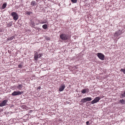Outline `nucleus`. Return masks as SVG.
Here are the masks:
<instances>
[{
    "mask_svg": "<svg viewBox=\"0 0 125 125\" xmlns=\"http://www.w3.org/2000/svg\"><path fill=\"white\" fill-rule=\"evenodd\" d=\"M42 54V53H39L38 52H35L34 55L35 61V62H37L38 60V58H40Z\"/></svg>",
    "mask_w": 125,
    "mask_h": 125,
    "instance_id": "1",
    "label": "nucleus"
},
{
    "mask_svg": "<svg viewBox=\"0 0 125 125\" xmlns=\"http://www.w3.org/2000/svg\"><path fill=\"white\" fill-rule=\"evenodd\" d=\"M11 15L13 17V19L14 20L16 21L18 19L19 16L16 12H12L11 13Z\"/></svg>",
    "mask_w": 125,
    "mask_h": 125,
    "instance_id": "2",
    "label": "nucleus"
},
{
    "mask_svg": "<svg viewBox=\"0 0 125 125\" xmlns=\"http://www.w3.org/2000/svg\"><path fill=\"white\" fill-rule=\"evenodd\" d=\"M61 39L63 40H67L68 39V36L67 34L62 33L60 36Z\"/></svg>",
    "mask_w": 125,
    "mask_h": 125,
    "instance_id": "3",
    "label": "nucleus"
},
{
    "mask_svg": "<svg viewBox=\"0 0 125 125\" xmlns=\"http://www.w3.org/2000/svg\"><path fill=\"white\" fill-rule=\"evenodd\" d=\"M97 55L100 60H104L105 56L103 53H98Z\"/></svg>",
    "mask_w": 125,
    "mask_h": 125,
    "instance_id": "4",
    "label": "nucleus"
},
{
    "mask_svg": "<svg viewBox=\"0 0 125 125\" xmlns=\"http://www.w3.org/2000/svg\"><path fill=\"white\" fill-rule=\"evenodd\" d=\"M23 93V92L22 91H14L12 93L11 95L14 96H16L17 95L21 94Z\"/></svg>",
    "mask_w": 125,
    "mask_h": 125,
    "instance_id": "5",
    "label": "nucleus"
},
{
    "mask_svg": "<svg viewBox=\"0 0 125 125\" xmlns=\"http://www.w3.org/2000/svg\"><path fill=\"white\" fill-rule=\"evenodd\" d=\"M100 99L101 98L99 96L96 97H95L93 100L91 102V103L93 104H94L98 102Z\"/></svg>",
    "mask_w": 125,
    "mask_h": 125,
    "instance_id": "6",
    "label": "nucleus"
},
{
    "mask_svg": "<svg viewBox=\"0 0 125 125\" xmlns=\"http://www.w3.org/2000/svg\"><path fill=\"white\" fill-rule=\"evenodd\" d=\"M7 100H4L0 103V106L2 107L6 105H7Z\"/></svg>",
    "mask_w": 125,
    "mask_h": 125,
    "instance_id": "7",
    "label": "nucleus"
},
{
    "mask_svg": "<svg viewBox=\"0 0 125 125\" xmlns=\"http://www.w3.org/2000/svg\"><path fill=\"white\" fill-rule=\"evenodd\" d=\"M65 88V86L64 84H62L60 86L59 90L61 92L63 91Z\"/></svg>",
    "mask_w": 125,
    "mask_h": 125,
    "instance_id": "8",
    "label": "nucleus"
},
{
    "mask_svg": "<svg viewBox=\"0 0 125 125\" xmlns=\"http://www.w3.org/2000/svg\"><path fill=\"white\" fill-rule=\"evenodd\" d=\"M122 33V32L121 31L119 30L115 32V35H116L117 36H119Z\"/></svg>",
    "mask_w": 125,
    "mask_h": 125,
    "instance_id": "9",
    "label": "nucleus"
},
{
    "mask_svg": "<svg viewBox=\"0 0 125 125\" xmlns=\"http://www.w3.org/2000/svg\"><path fill=\"white\" fill-rule=\"evenodd\" d=\"M15 35H14L11 37L8 38L7 39V41H11L15 37Z\"/></svg>",
    "mask_w": 125,
    "mask_h": 125,
    "instance_id": "10",
    "label": "nucleus"
},
{
    "mask_svg": "<svg viewBox=\"0 0 125 125\" xmlns=\"http://www.w3.org/2000/svg\"><path fill=\"white\" fill-rule=\"evenodd\" d=\"M22 84H19L16 87L17 89H20L22 88Z\"/></svg>",
    "mask_w": 125,
    "mask_h": 125,
    "instance_id": "11",
    "label": "nucleus"
},
{
    "mask_svg": "<svg viewBox=\"0 0 125 125\" xmlns=\"http://www.w3.org/2000/svg\"><path fill=\"white\" fill-rule=\"evenodd\" d=\"M87 101L86 98H83L82 99L80 102H82L83 103L86 102Z\"/></svg>",
    "mask_w": 125,
    "mask_h": 125,
    "instance_id": "12",
    "label": "nucleus"
},
{
    "mask_svg": "<svg viewBox=\"0 0 125 125\" xmlns=\"http://www.w3.org/2000/svg\"><path fill=\"white\" fill-rule=\"evenodd\" d=\"M12 25V22H10L8 23L7 24V27H10Z\"/></svg>",
    "mask_w": 125,
    "mask_h": 125,
    "instance_id": "13",
    "label": "nucleus"
},
{
    "mask_svg": "<svg viewBox=\"0 0 125 125\" xmlns=\"http://www.w3.org/2000/svg\"><path fill=\"white\" fill-rule=\"evenodd\" d=\"M88 89L85 88L81 91V93L83 94H85L87 90H88Z\"/></svg>",
    "mask_w": 125,
    "mask_h": 125,
    "instance_id": "14",
    "label": "nucleus"
},
{
    "mask_svg": "<svg viewBox=\"0 0 125 125\" xmlns=\"http://www.w3.org/2000/svg\"><path fill=\"white\" fill-rule=\"evenodd\" d=\"M37 21H38V23H36L37 25H38V24L39 23H41V24H43V23H46V22H45L44 21L41 22L39 20H37Z\"/></svg>",
    "mask_w": 125,
    "mask_h": 125,
    "instance_id": "15",
    "label": "nucleus"
},
{
    "mask_svg": "<svg viewBox=\"0 0 125 125\" xmlns=\"http://www.w3.org/2000/svg\"><path fill=\"white\" fill-rule=\"evenodd\" d=\"M42 27L43 29H46L47 28V25L46 24H44L42 25Z\"/></svg>",
    "mask_w": 125,
    "mask_h": 125,
    "instance_id": "16",
    "label": "nucleus"
},
{
    "mask_svg": "<svg viewBox=\"0 0 125 125\" xmlns=\"http://www.w3.org/2000/svg\"><path fill=\"white\" fill-rule=\"evenodd\" d=\"M7 5V3H4L3 4L2 7V9H5V7H6Z\"/></svg>",
    "mask_w": 125,
    "mask_h": 125,
    "instance_id": "17",
    "label": "nucleus"
},
{
    "mask_svg": "<svg viewBox=\"0 0 125 125\" xmlns=\"http://www.w3.org/2000/svg\"><path fill=\"white\" fill-rule=\"evenodd\" d=\"M30 24L32 27H34L35 26V23L34 21H31L30 23Z\"/></svg>",
    "mask_w": 125,
    "mask_h": 125,
    "instance_id": "18",
    "label": "nucleus"
},
{
    "mask_svg": "<svg viewBox=\"0 0 125 125\" xmlns=\"http://www.w3.org/2000/svg\"><path fill=\"white\" fill-rule=\"evenodd\" d=\"M120 102L122 104H125V101L122 99V100H120Z\"/></svg>",
    "mask_w": 125,
    "mask_h": 125,
    "instance_id": "19",
    "label": "nucleus"
},
{
    "mask_svg": "<svg viewBox=\"0 0 125 125\" xmlns=\"http://www.w3.org/2000/svg\"><path fill=\"white\" fill-rule=\"evenodd\" d=\"M36 2L35 1H32L31 3V5H36Z\"/></svg>",
    "mask_w": 125,
    "mask_h": 125,
    "instance_id": "20",
    "label": "nucleus"
},
{
    "mask_svg": "<svg viewBox=\"0 0 125 125\" xmlns=\"http://www.w3.org/2000/svg\"><path fill=\"white\" fill-rule=\"evenodd\" d=\"M87 101H90L92 100V98L90 97L86 98Z\"/></svg>",
    "mask_w": 125,
    "mask_h": 125,
    "instance_id": "21",
    "label": "nucleus"
},
{
    "mask_svg": "<svg viewBox=\"0 0 125 125\" xmlns=\"http://www.w3.org/2000/svg\"><path fill=\"white\" fill-rule=\"evenodd\" d=\"M120 71L123 72L125 74V69H121Z\"/></svg>",
    "mask_w": 125,
    "mask_h": 125,
    "instance_id": "22",
    "label": "nucleus"
},
{
    "mask_svg": "<svg viewBox=\"0 0 125 125\" xmlns=\"http://www.w3.org/2000/svg\"><path fill=\"white\" fill-rule=\"evenodd\" d=\"M121 95L122 97H125V92H124V94H121Z\"/></svg>",
    "mask_w": 125,
    "mask_h": 125,
    "instance_id": "23",
    "label": "nucleus"
},
{
    "mask_svg": "<svg viewBox=\"0 0 125 125\" xmlns=\"http://www.w3.org/2000/svg\"><path fill=\"white\" fill-rule=\"evenodd\" d=\"M71 0L72 2L75 3L76 2L77 0Z\"/></svg>",
    "mask_w": 125,
    "mask_h": 125,
    "instance_id": "24",
    "label": "nucleus"
},
{
    "mask_svg": "<svg viewBox=\"0 0 125 125\" xmlns=\"http://www.w3.org/2000/svg\"><path fill=\"white\" fill-rule=\"evenodd\" d=\"M31 13V12L28 11L26 12V14L27 15H30Z\"/></svg>",
    "mask_w": 125,
    "mask_h": 125,
    "instance_id": "25",
    "label": "nucleus"
},
{
    "mask_svg": "<svg viewBox=\"0 0 125 125\" xmlns=\"http://www.w3.org/2000/svg\"><path fill=\"white\" fill-rule=\"evenodd\" d=\"M22 66V65L21 64H19L18 65V67L19 68H21Z\"/></svg>",
    "mask_w": 125,
    "mask_h": 125,
    "instance_id": "26",
    "label": "nucleus"
},
{
    "mask_svg": "<svg viewBox=\"0 0 125 125\" xmlns=\"http://www.w3.org/2000/svg\"><path fill=\"white\" fill-rule=\"evenodd\" d=\"M89 121H87L86 122V125H89Z\"/></svg>",
    "mask_w": 125,
    "mask_h": 125,
    "instance_id": "27",
    "label": "nucleus"
},
{
    "mask_svg": "<svg viewBox=\"0 0 125 125\" xmlns=\"http://www.w3.org/2000/svg\"><path fill=\"white\" fill-rule=\"evenodd\" d=\"M73 67L75 68L74 69H78V67H77L76 66L74 67Z\"/></svg>",
    "mask_w": 125,
    "mask_h": 125,
    "instance_id": "28",
    "label": "nucleus"
},
{
    "mask_svg": "<svg viewBox=\"0 0 125 125\" xmlns=\"http://www.w3.org/2000/svg\"><path fill=\"white\" fill-rule=\"evenodd\" d=\"M37 20H36V21H37V23L36 22V23H38V21H37Z\"/></svg>",
    "mask_w": 125,
    "mask_h": 125,
    "instance_id": "29",
    "label": "nucleus"
},
{
    "mask_svg": "<svg viewBox=\"0 0 125 125\" xmlns=\"http://www.w3.org/2000/svg\"><path fill=\"white\" fill-rule=\"evenodd\" d=\"M38 2L40 0H36Z\"/></svg>",
    "mask_w": 125,
    "mask_h": 125,
    "instance_id": "30",
    "label": "nucleus"
},
{
    "mask_svg": "<svg viewBox=\"0 0 125 125\" xmlns=\"http://www.w3.org/2000/svg\"><path fill=\"white\" fill-rule=\"evenodd\" d=\"M38 88L39 89H40V87H38Z\"/></svg>",
    "mask_w": 125,
    "mask_h": 125,
    "instance_id": "31",
    "label": "nucleus"
},
{
    "mask_svg": "<svg viewBox=\"0 0 125 125\" xmlns=\"http://www.w3.org/2000/svg\"><path fill=\"white\" fill-rule=\"evenodd\" d=\"M1 31V30H0V32Z\"/></svg>",
    "mask_w": 125,
    "mask_h": 125,
    "instance_id": "32",
    "label": "nucleus"
}]
</instances>
